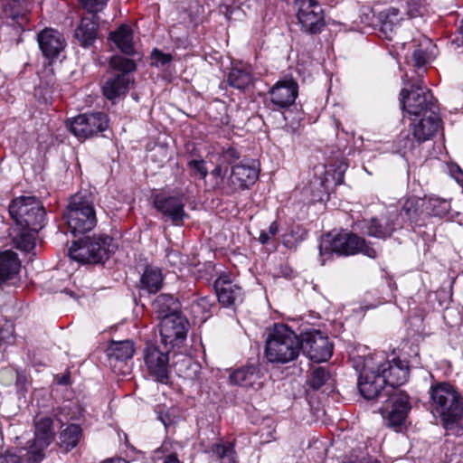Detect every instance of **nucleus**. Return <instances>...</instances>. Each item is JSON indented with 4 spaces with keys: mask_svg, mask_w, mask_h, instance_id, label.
<instances>
[{
    "mask_svg": "<svg viewBox=\"0 0 463 463\" xmlns=\"http://www.w3.org/2000/svg\"><path fill=\"white\" fill-rule=\"evenodd\" d=\"M429 394L430 412L440 419L446 430L463 435V400L456 387L446 382L436 383Z\"/></svg>",
    "mask_w": 463,
    "mask_h": 463,
    "instance_id": "obj_1",
    "label": "nucleus"
},
{
    "mask_svg": "<svg viewBox=\"0 0 463 463\" xmlns=\"http://www.w3.org/2000/svg\"><path fill=\"white\" fill-rule=\"evenodd\" d=\"M300 335L288 325L276 323L265 341V357L270 364H285L295 361L300 353Z\"/></svg>",
    "mask_w": 463,
    "mask_h": 463,
    "instance_id": "obj_2",
    "label": "nucleus"
},
{
    "mask_svg": "<svg viewBox=\"0 0 463 463\" xmlns=\"http://www.w3.org/2000/svg\"><path fill=\"white\" fill-rule=\"evenodd\" d=\"M334 253L338 256L363 254L371 259L377 257V250L373 247L371 241L356 233L347 232L323 236L319 244L321 264L324 265L325 261Z\"/></svg>",
    "mask_w": 463,
    "mask_h": 463,
    "instance_id": "obj_3",
    "label": "nucleus"
},
{
    "mask_svg": "<svg viewBox=\"0 0 463 463\" xmlns=\"http://www.w3.org/2000/svg\"><path fill=\"white\" fill-rule=\"evenodd\" d=\"M63 218L74 236L91 231L97 224V217L90 194L80 192L72 195Z\"/></svg>",
    "mask_w": 463,
    "mask_h": 463,
    "instance_id": "obj_4",
    "label": "nucleus"
},
{
    "mask_svg": "<svg viewBox=\"0 0 463 463\" xmlns=\"http://www.w3.org/2000/svg\"><path fill=\"white\" fill-rule=\"evenodd\" d=\"M112 238L106 234L86 236L72 242L69 257L81 264H100L109 258Z\"/></svg>",
    "mask_w": 463,
    "mask_h": 463,
    "instance_id": "obj_5",
    "label": "nucleus"
},
{
    "mask_svg": "<svg viewBox=\"0 0 463 463\" xmlns=\"http://www.w3.org/2000/svg\"><path fill=\"white\" fill-rule=\"evenodd\" d=\"M11 218L18 228L39 232L43 227L45 210L35 196H19L8 207Z\"/></svg>",
    "mask_w": 463,
    "mask_h": 463,
    "instance_id": "obj_6",
    "label": "nucleus"
},
{
    "mask_svg": "<svg viewBox=\"0 0 463 463\" xmlns=\"http://www.w3.org/2000/svg\"><path fill=\"white\" fill-rule=\"evenodd\" d=\"M109 67L117 71L112 73L102 86L103 95L109 100H116L124 97L128 91L133 78L129 72L136 70L133 60L122 56H113L109 61Z\"/></svg>",
    "mask_w": 463,
    "mask_h": 463,
    "instance_id": "obj_7",
    "label": "nucleus"
},
{
    "mask_svg": "<svg viewBox=\"0 0 463 463\" xmlns=\"http://www.w3.org/2000/svg\"><path fill=\"white\" fill-rule=\"evenodd\" d=\"M421 14L422 6L419 0H396L394 5L379 13L380 30L385 38L392 40L405 15L411 19Z\"/></svg>",
    "mask_w": 463,
    "mask_h": 463,
    "instance_id": "obj_8",
    "label": "nucleus"
},
{
    "mask_svg": "<svg viewBox=\"0 0 463 463\" xmlns=\"http://www.w3.org/2000/svg\"><path fill=\"white\" fill-rule=\"evenodd\" d=\"M400 95L402 109L410 115L418 117L437 113L434 97L421 80L411 84L410 90L402 89Z\"/></svg>",
    "mask_w": 463,
    "mask_h": 463,
    "instance_id": "obj_9",
    "label": "nucleus"
},
{
    "mask_svg": "<svg viewBox=\"0 0 463 463\" xmlns=\"http://www.w3.org/2000/svg\"><path fill=\"white\" fill-rule=\"evenodd\" d=\"M34 438L27 452V463H40L45 458L44 450L55 437L53 419L38 413L33 418Z\"/></svg>",
    "mask_w": 463,
    "mask_h": 463,
    "instance_id": "obj_10",
    "label": "nucleus"
},
{
    "mask_svg": "<svg viewBox=\"0 0 463 463\" xmlns=\"http://www.w3.org/2000/svg\"><path fill=\"white\" fill-rule=\"evenodd\" d=\"M385 402L380 409L383 418L388 427L401 431L411 409L409 395L402 391H393L387 396Z\"/></svg>",
    "mask_w": 463,
    "mask_h": 463,
    "instance_id": "obj_11",
    "label": "nucleus"
},
{
    "mask_svg": "<svg viewBox=\"0 0 463 463\" xmlns=\"http://www.w3.org/2000/svg\"><path fill=\"white\" fill-rule=\"evenodd\" d=\"M356 227L365 235L381 240L390 238L402 229L401 216L397 210L388 211L379 217H372L356 222Z\"/></svg>",
    "mask_w": 463,
    "mask_h": 463,
    "instance_id": "obj_12",
    "label": "nucleus"
},
{
    "mask_svg": "<svg viewBox=\"0 0 463 463\" xmlns=\"http://www.w3.org/2000/svg\"><path fill=\"white\" fill-rule=\"evenodd\" d=\"M169 352L166 345L161 349L155 343H146L143 350V358L147 373L155 381L167 384L169 382Z\"/></svg>",
    "mask_w": 463,
    "mask_h": 463,
    "instance_id": "obj_13",
    "label": "nucleus"
},
{
    "mask_svg": "<svg viewBox=\"0 0 463 463\" xmlns=\"http://www.w3.org/2000/svg\"><path fill=\"white\" fill-rule=\"evenodd\" d=\"M153 205L165 221H170L175 226L184 225V220L189 218L184 210L185 196L181 192L174 194H158L153 199Z\"/></svg>",
    "mask_w": 463,
    "mask_h": 463,
    "instance_id": "obj_14",
    "label": "nucleus"
},
{
    "mask_svg": "<svg viewBox=\"0 0 463 463\" xmlns=\"http://www.w3.org/2000/svg\"><path fill=\"white\" fill-rule=\"evenodd\" d=\"M358 389L366 400H375L387 397L392 392L376 365H370L366 360L358 380Z\"/></svg>",
    "mask_w": 463,
    "mask_h": 463,
    "instance_id": "obj_15",
    "label": "nucleus"
},
{
    "mask_svg": "<svg viewBox=\"0 0 463 463\" xmlns=\"http://www.w3.org/2000/svg\"><path fill=\"white\" fill-rule=\"evenodd\" d=\"M108 127L109 118L103 112L80 114L68 122L70 131L80 141L103 132Z\"/></svg>",
    "mask_w": 463,
    "mask_h": 463,
    "instance_id": "obj_16",
    "label": "nucleus"
},
{
    "mask_svg": "<svg viewBox=\"0 0 463 463\" xmlns=\"http://www.w3.org/2000/svg\"><path fill=\"white\" fill-rule=\"evenodd\" d=\"M258 169L254 164L241 161L232 166L228 179H222V194L232 195L240 190L249 188L257 180Z\"/></svg>",
    "mask_w": 463,
    "mask_h": 463,
    "instance_id": "obj_17",
    "label": "nucleus"
},
{
    "mask_svg": "<svg viewBox=\"0 0 463 463\" xmlns=\"http://www.w3.org/2000/svg\"><path fill=\"white\" fill-rule=\"evenodd\" d=\"M300 340V351L316 363L327 361L333 354V345L320 331L312 330L302 333Z\"/></svg>",
    "mask_w": 463,
    "mask_h": 463,
    "instance_id": "obj_18",
    "label": "nucleus"
},
{
    "mask_svg": "<svg viewBox=\"0 0 463 463\" xmlns=\"http://www.w3.org/2000/svg\"><path fill=\"white\" fill-rule=\"evenodd\" d=\"M298 5V19L302 29L315 34L325 26V16L322 6L314 0H295Z\"/></svg>",
    "mask_w": 463,
    "mask_h": 463,
    "instance_id": "obj_19",
    "label": "nucleus"
},
{
    "mask_svg": "<svg viewBox=\"0 0 463 463\" xmlns=\"http://www.w3.org/2000/svg\"><path fill=\"white\" fill-rule=\"evenodd\" d=\"M158 326L164 345L174 347L186 338L189 322L181 313L172 314L160 319Z\"/></svg>",
    "mask_w": 463,
    "mask_h": 463,
    "instance_id": "obj_20",
    "label": "nucleus"
},
{
    "mask_svg": "<svg viewBox=\"0 0 463 463\" xmlns=\"http://www.w3.org/2000/svg\"><path fill=\"white\" fill-rule=\"evenodd\" d=\"M376 367L392 392L397 391L395 388L404 384L409 379V364L407 361L400 358L387 360L382 364H376Z\"/></svg>",
    "mask_w": 463,
    "mask_h": 463,
    "instance_id": "obj_21",
    "label": "nucleus"
},
{
    "mask_svg": "<svg viewBox=\"0 0 463 463\" xmlns=\"http://www.w3.org/2000/svg\"><path fill=\"white\" fill-rule=\"evenodd\" d=\"M219 303L224 307H235L242 303L244 291L238 284L230 280L227 275L220 276L213 283Z\"/></svg>",
    "mask_w": 463,
    "mask_h": 463,
    "instance_id": "obj_22",
    "label": "nucleus"
},
{
    "mask_svg": "<svg viewBox=\"0 0 463 463\" xmlns=\"http://www.w3.org/2000/svg\"><path fill=\"white\" fill-rule=\"evenodd\" d=\"M298 93V85L292 79L278 81L269 91L270 102L279 109H287L294 104Z\"/></svg>",
    "mask_w": 463,
    "mask_h": 463,
    "instance_id": "obj_23",
    "label": "nucleus"
},
{
    "mask_svg": "<svg viewBox=\"0 0 463 463\" xmlns=\"http://www.w3.org/2000/svg\"><path fill=\"white\" fill-rule=\"evenodd\" d=\"M417 122L411 125V148L414 147V142L421 144L430 139L438 131L440 119L438 113L427 114Z\"/></svg>",
    "mask_w": 463,
    "mask_h": 463,
    "instance_id": "obj_24",
    "label": "nucleus"
},
{
    "mask_svg": "<svg viewBox=\"0 0 463 463\" xmlns=\"http://www.w3.org/2000/svg\"><path fill=\"white\" fill-rule=\"evenodd\" d=\"M39 46L45 57L53 59L65 47V39L61 33L53 29H45L38 35Z\"/></svg>",
    "mask_w": 463,
    "mask_h": 463,
    "instance_id": "obj_25",
    "label": "nucleus"
},
{
    "mask_svg": "<svg viewBox=\"0 0 463 463\" xmlns=\"http://www.w3.org/2000/svg\"><path fill=\"white\" fill-rule=\"evenodd\" d=\"M425 198L410 197L403 203L398 214L401 216L402 228L405 223L411 226L418 224L422 215L425 213Z\"/></svg>",
    "mask_w": 463,
    "mask_h": 463,
    "instance_id": "obj_26",
    "label": "nucleus"
},
{
    "mask_svg": "<svg viewBox=\"0 0 463 463\" xmlns=\"http://www.w3.org/2000/svg\"><path fill=\"white\" fill-rule=\"evenodd\" d=\"M20 268L21 262L15 252L10 250L0 252V284L14 279Z\"/></svg>",
    "mask_w": 463,
    "mask_h": 463,
    "instance_id": "obj_27",
    "label": "nucleus"
},
{
    "mask_svg": "<svg viewBox=\"0 0 463 463\" xmlns=\"http://www.w3.org/2000/svg\"><path fill=\"white\" fill-rule=\"evenodd\" d=\"M153 311L157 318L163 319L172 314H180V303L172 294H160L152 303Z\"/></svg>",
    "mask_w": 463,
    "mask_h": 463,
    "instance_id": "obj_28",
    "label": "nucleus"
},
{
    "mask_svg": "<svg viewBox=\"0 0 463 463\" xmlns=\"http://www.w3.org/2000/svg\"><path fill=\"white\" fill-rule=\"evenodd\" d=\"M96 16L83 17L75 30V35L82 46H90L98 35V23Z\"/></svg>",
    "mask_w": 463,
    "mask_h": 463,
    "instance_id": "obj_29",
    "label": "nucleus"
},
{
    "mask_svg": "<svg viewBox=\"0 0 463 463\" xmlns=\"http://www.w3.org/2000/svg\"><path fill=\"white\" fill-rule=\"evenodd\" d=\"M163 279L162 271L159 268L146 266L140 278L139 288L147 293L155 294L161 289Z\"/></svg>",
    "mask_w": 463,
    "mask_h": 463,
    "instance_id": "obj_30",
    "label": "nucleus"
},
{
    "mask_svg": "<svg viewBox=\"0 0 463 463\" xmlns=\"http://www.w3.org/2000/svg\"><path fill=\"white\" fill-rule=\"evenodd\" d=\"M109 39L123 53L127 55L134 54L133 35L128 25H121L115 32L110 33Z\"/></svg>",
    "mask_w": 463,
    "mask_h": 463,
    "instance_id": "obj_31",
    "label": "nucleus"
},
{
    "mask_svg": "<svg viewBox=\"0 0 463 463\" xmlns=\"http://www.w3.org/2000/svg\"><path fill=\"white\" fill-rule=\"evenodd\" d=\"M259 369L255 365H249L235 370L230 375L231 382L242 387H252L260 379Z\"/></svg>",
    "mask_w": 463,
    "mask_h": 463,
    "instance_id": "obj_32",
    "label": "nucleus"
},
{
    "mask_svg": "<svg viewBox=\"0 0 463 463\" xmlns=\"http://www.w3.org/2000/svg\"><path fill=\"white\" fill-rule=\"evenodd\" d=\"M6 24L19 31L24 30L28 23V18L25 12L23 10L20 4L14 2L5 5L4 9Z\"/></svg>",
    "mask_w": 463,
    "mask_h": 463,
    "instance_id": "obj_33",
    "label": "nucleus"
},
{
    "mask_svg": "<svg viewBox=\"0 0 463 463\" xmlns=\"http://www.w3.org/2000/svg\"><path fill=\"white\" fill-rule=\"evenodd\" d=\"M82 430L80 425L72 423L68 425L60 433V447L66 452L74 449L81 438Z\"/></svg>",
    "mask_w": 463,
    "mask_h": 463,
    "instance_id": "obj_34",
    "label": "nucleus"
},
{
    "mask_svg": "<svg viewBox=\"0 0 463 463\" xmlns=\"http://www.w3.org/2000/svg\"><path fill=\"white\" fill-rule=\"evenodd\" d=\"M107 352L109 357L121 361L128 360L135 353L134 343L130 340L111 341Z\"/></svg>",
    "mask_w": 463,
    "mask_h": 463,
    "instance_id": "obj_35",
    "label": "nucleus"
},
{
    "mask_svg": "<svg viewBox=\"0 0 463 463\" xmlns=\"http://www.w3.org/2000/svg\"><path fill=\"white\" fill-rule=\"evenodd\" d=\"M174 368L176 373L187 379H194L199 372V364L185 355H178L177 360L174 362Z\"/></svg>",
    "mask_w": 463,
    "mask_h": 463,
    "instance_id": "obj_36",
    "label": "nucleus"
},
{
    "mask_svg": "<svg viewBox=\"0 0 463 463\" xmlns=\"http://www.w3.org/2000/svg\"><path fill=\"white\" fill-rule=\"evenodd\" d=\"M227 81L230 86L238 89L245 90L252 84V75L247 70L234 67L228 74Z\"/></svg>",
    "mask_w": 463,
    "mask_h": 463,
    "instance_id": "obj_37",
    "label": "nucleus"
},
{
    "mask_svg": "<svg viewBox=\"0 0 463 463\" xmlns=\"http://www.w3.org/2000/svg\"><path fill=\"white\" fill-rule=\"evenodd\" d=\"M450 203L439 197L425 199V213L429 216L443 217L450 211Z\"/></svg>",
    "mask_w": 463,
    "mask_h": 463,
    "instance_id": "obj_38",
    "label": "nucleus"
},
{
    "mask_svg": "<svg viewBox=\"0 0 463 463\" xmlns=\"http://www.w3.org/2000/svg\"><path fill=\"white\" fill-rule=\"evenodd\" d=\"M20 231L14 237V243L15 247L23 251H30L34 247V233L36 232L26 229L19 228Z\"/></svg>",
    "mask_w": 463,
    "mask_h": 463,
    "instance_id": "obj_39",
    "label": "nucleus"
},
{
    "mask_svg": "<svg viewBox=\"0 0 463 463\" xmlns=\"http://www.w3.org/2000/svg\"><path fill=\"white\" fill-rule=\"evenodd\" d=\"M213 452L221 459L222 463H236L235 451L232 443L216 444Z\"/></svg>",
    "mask_w": 463,
    "mask_h": 463,
    "instance_id": "obj_40",
    "label": "nucleus"
},
{
    "mask_svg": "<svg viewBox=\"0 0 463 463\" xmlns=\"http://www.w3.org/2000/svg\"><path fill=\"white\" fill-rule=\"evenodd\" d=\"M329 379V373L324 367H317L314 369L309 375L307 383L314 389H320Z\"/></svg>",
    "mask_w": 463,
    "mask_h": 463,
    "instance_id": "obj_41",
    "label": "nucleus"
},
{
    "mask_svg": "<svg viewBox=\"0 0 463 463\" xmlns=\"http://www.w3.org/2000/svg\"><path fill=\"white\" fill-rule=\"evenodd\" d=\"M173 61L170 53H165L158 49H154L151 53V65L156 67H165Z\"/></svg>",
    "mask_w": 463,
    "mask_h": 463,
    "instance_id": "obj_42",
    "label": "nucleus"
},
{
    "mask_svg": "<svg viewBox=\"0 0 463 463\" xmlns=\"http://www.w3.org/2000/svg\"><path fill=\"white\" fill-rule=\"evenodd\" d=\"M109 0H79L81 6L89 13L97 14L104 9Z\"/></svg>",
    "mask_w": 463,
    "mask_h": 463,
    "instance_id": "obj_43",
    "label": "nucleus"
},
{
    "mask_svg": "<svg viewBox=\"0 0 463 463\" xmlns=\"http://www.w3.org/2000/svg\"><path fill=\"white\" fill-rule=\"evenodd\" d=\"M227 170H223L221 165L215 166V168L211 172V175L215 179L214 189L219 190L222 193V179H228L226 176Z\"/></svg>",
    "mask_w": 463,
    "mask_h": 463,
    "instance_id": "obj_44",
    "label": "nucleus"
},
{
    "mask_svg": "<svg viewBox=\"0 0 463 463\" xmlns=\"http://www.w3.org/2000/svg\"><path fill=\"white\" fill-rule=\"evenodd\" d=\"M430 59L429 53L422 49H416L412 52L414 65L418 68L424 66Z\"/></svg>",
    "mask_w": 463,
    "mask_h": 463,
    "instance_id": "obj_45",
    "label": "nucleus"
},
{
    "mask_svg": "<svg viewBox=\"0 0 463 463\" xmlns=\"http://www.w3.org/2000/svg\"><path fill=\"white\" fill-rule=\"evenodd\" d=\"M188 166L200 175L203 179L208 175V170L203 160H191L188 162Z\"/></svg>",
    "mask_w": 463,
    "mask_h": 463,
    "instance_id": "obj_46",
    "label": "nucleus"
},
{
    "mask_svg": "<svg viewBox=\"0 0 463 463\" xmlns=\"http://www.w3.org/2000/svg\"><path fill=\"white\" fill-rule=\"evenodd\" d=\"M239 157L240 153L233 147L227 148L222 154L223 160L230 165L233 164Z\"/></svg>",
    "mask_w": 463,
    "mask_h": 463,
    "instance_id": "obj_47",
    "label": "nucleus"
},
{
    "mask_svg": "<svg viewBox=\"0 0 463 463\" xmlns=\"http://www.w3.org/2000/svg\"><path fill=\"white\" fill-rule=\"evenodd\" d=\"M0 463H21V458L13 452H6L0 456Z\"/></svg>",
    "mask_w": 463,
    "mask_h": 463,
    "instance_id": "obj_48",
    "label": "nucleus"
},
{
    "mask_svg": "<svg viewBox=\"0 0 463 463\" xmlns=\"http://www.w3.org/2000/svg\"><path fill=\"white\" fill-rule=\"evenodd\" d=\"M209 307H210V304H209L208 299L206 298H202L197 300V302L193 306V308L194 310L195 308L202 307L204 311L209 312Z\"/></svg>",
    "mask_w": 463,
    "mask_h": 463,
    "instance_id": "obj_49",
    "label": "nucleus"
},
{
    "mask_svg": "<svg viewBox=\"0 0 463 463\" xmlns=\"http://www.w3.org/2000/svg\"><path fill=\"white\" fill-rule=\"evenodd\" d=\"M168 260L174 265L176 264L177 260L180 259L179 253L175 250H171L167 253Z\"/></svg>",
    "mask_w": 463,
    "mask_h": 463,
    "instance_id": "obj_50",
    "label": "nucleus"
},
{
    "mask_svg": "<svg viewBox=\"0 0 463 463\" xmlns=\"http://www.w3.org/2000/svg\"><path fill=\"white\" fill-rule=\"evenodd\" d=\"M164 463H181V462L175 454H169L165 458Z\"/></svg>",
    "mask_w": 463,
    "mask_h": 463,
    "instance_id": "obj_51",
    "label": "nucleus"
},
{
    "mask_svg": "<svg viewBox=\"0 0 463 463\" xmlns=\"http://www.w3.org/2000/svg\"><path fill=\"white\" fill-rule=\"evenodd\" d=\"M270 239V235L266 231H261L260 233L259 240L262 244L268 243Z\"/></svg>",
    "mask_w": 463,
    "mask_h": 463,
    "instance_id": "obj_52",
    "label": "nucleus"
},
{
    "mask_svg": "<svg viewBox=\"0 0 463 463\" xmlns=\"http://www.w3.org/2000/svg\"><path fill=\"white\" fill-rule=\"evenodd\" d=\"M279 231V227L276 222L270 223L269 231L267 232L270 237L275 236Z\"/></svg>",
    "mask_w": 463,
    "mask_h": 463,
    "instance_id": "obj_53",
    "label": "nucleus"
},
{
    "mask_svg": "<svg viewBox=\"0 0 463 463\" xmlns=\"http://www.w3.org/2000/svg\"><path fill=\"white\" fill-rule=\"evenodd\" d=\"M455 178L456 181L463 186V171L458 166H457Z\"/></svg>",
    "mask_w": 463,
    "mask_h": 463,
    "instance_id": "obj_54",
    "label": "nucleus"
},
{
    "mask_svg": "<svg viewBox=\"0 0 463 463\" xmlns=\"http://www.w3.org/2000/svg\"><path fill=\"white\" fill-rule=\"evenodd\" d=\"M459 33L461 35V38H462V44H463V20L461 21V25L459 27Z\"/></svg>",
    "mask_w": 463,
    "mask_h": 463,
    "instance_id": "obj_55",
    "label": "nucleus"
}]
</instances>
